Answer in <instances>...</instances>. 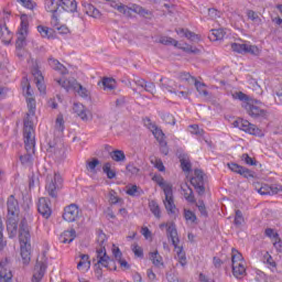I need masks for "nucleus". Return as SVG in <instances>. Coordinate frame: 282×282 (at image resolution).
Wrapping results in <instances>:
<instances>
[{"label":"nucleus","mask_w":282,"mask_h":282,"mask_svg":"<svg viewBox=\"0 0 282 282\" xmlns=\"http://www.w3.org/2000/svg\"><path fill=\"white\" fill-rule=\"evenodd\" d=\"M19 240L22 263L29 265L30 261H32V236L30 235V226L25 218L20 223Z\"/></svg>","instance_id":"obj_1"},{"label":"nucleus","mask_w":282,"mask_h":282,"mask_svg":"<svg viewBox=\"0 0 282 282\" xmlns=\"http://www.w3.org/2000/svg\"><path fill=\"white\" fill-rule=\"evenodd\" d=\"M167 239H171L172 246H174V250L176 252V259L178 263L184 268L186 265V252H184V248L180 247V236L177 235V229L175 225H172L167 229Z\"/></svg>","instance_id":"obj_2"},{"label":"nucleus","mask_w":282,"mask_h":282,"mask_svg":"<svg viewBox=\"0 0 282 282\" xmlns=\"http://www.w3.org/2000/svg\"><path fill=\"white\" fill-rule=\"evenodd\" d=\"M24 148L26 154L20 156L21 164L24 166H32V155H34L36 141L34 140V132L26 133L23 131Z\"/></svg>","instance_id":"obj_3"},{"label":"nucleus","mask_w":282,"mask_h":282,"mask_svg":"<svg viewBox=\"0 0 282 282\" xmlns=\"http://www.w3.org/2000/svg\"><path fill=\"white\" fill-rule=\"evenodd\" d=\"M26 105L29 111L23 120V131L26 133H34V118H36V100L33 97H26Z\"/></svg>","instance_id":"obj_4"},{"label":"nucleus","mask_w":282,"mask_h":282,"mask_svg":"<svg viewBox=\"0 0 282 282\" xmlns=\"http://www.w3.org/2000/svg\"><path fill=\"white\" fill-rule=\"evenodd\" d=\"M261 101L259 100H251L248 102L242 104L243 109L247 111L250 118L254 120H261L263 118H268V110L261 107Z\"/></svg>","instance_id":"obj_5"},{"label":"nucleus","mask_w":282,"mask_h":282,"mask_svg":"<svg viewBox=\"0 0 282 282\" xmlns=\"http://www.w3.org/2000/svg\"><path fill=\"white\" fill-rule=\"evenodd\" d=\"M45 189L47 194L50 197H53V199H56V197H58V188H61V184H63V177H61V174L55 173L54 176L47 175Z\"/></svg>","instance_id":"obj_6"},{"label":"nucleus","mask_w":282,"mask_h":282,"mask_svg":"<svg viewBox=\"0 0 282 282\" xmlns=\"http://www.w3.org/2000/svg\"><path fill=\"white\" fill-rule=\"evenodd\" d=\"M20 19H21V26L18 32V39L15 42L17 50H23V47H25V39H28V30L30 28V22L28 21L26 14H22Z\"/></svg>","instance_id":"obj_7"},{"label":"nucleus","mask_w":282,"mask_h":282,"mask_svg":"<svg viewBox=\"0 0 282 282\" xmlns=\"http://www.w3.org/2000/svg\"><path fill=\"white\" fill-rule=\"evenodd\" d=\"M232 126L236 127V129H240V131H245V133H249L250 135H263L261 129H259L256 124L250 123V121L245 119H238L234 121Z\"/></svg>","instance_id":"obj_8"},{"label":"nucleus","mask_w":282,"mask_h":282,"mask_svg":"<svg viewBox=\"0 0 282 282\" xmlns=\"http://www.w3.org/2000/svg\"><path fill=\"white\" fill-rule=\"evenodd\" d=\"M205 174L202 170H195L194 176L191 178V184L194 186L198 195H204L206 193V181L204 180Z\"/></svg>","instance_id":"obj_9"},{"label":"nucleus","mask_w":282,"mask_h":282,"mask_svg":"<svg viewBox=\"0 0 282 282\" xmlns=\"http://www.w3.org/2000/svg\"><path fill=\"white\" fill-rule=\"evenodd\" d=\"M46 270H47V259L45 258H42L41 260L37 259L33 270L32 282H41L43 280V276H45Z\"/></svg>","instance_id":"obj_10"},{"label":"nucleus","mask_w":282,"mask_h":282,"mask_svg":"<svg viewBox=\"0 0 282 282\" xmlns=\"http://www.w3.org/2000/svg\"><path fill=\"white\" fill-rule=\"evenodd\" d=\"M231 50L238 54H252L253 56H259V54H261V51L257 45L250 44L234 43L231 44Z\"/></svg>","instance_id":"obj_11"},{"label":"nucleus","mask_w":282,"mask_h":282,"mask_svg":"<svg viewBox=\"0 0 282 282\" xmlns=\"http://www.w3.org/2000/svg\"><path fill=\"white\" fill-rule=\"evenodd\" d=\"M78 217H80V209L78 208V205L70 204L64 208L63 219L68 221V224L76 221Z\"/></svg>","instance_id":"obj_12"},{"label":"nucleus","mask_w":282,"mask_h":282,"mask_svg":"<svg viewBox=\"0 0 282 282\" xmlns=\"http://www.w3.org/2000/svg\"><path fill=\"white\" fill-rule=\"evenodd\" d=\"M75 261L77 263V270L79 272H89V269L91 268V260H89V254L79 252L75 257Z\"/></svg>","instance_id":"obj_13"},{"label":"nucleus","mask_w":282,"mask_h":282,"mask_svg":"<svg viewBox=\"0 0 282 282\" xmlns=\"http://www.w3.org/2000/svg\"><path fill=\"white\" fill-rule=\"evenodd\" d=\"M165 199L163 200L164 207L167 210L169 215H175L177 213V207L175 206V199L173 198V188L165 189L164 192Z\"/></svg>","instance_id":"obj_14"},{"label":"nucleus","mask_w":282,"mask_h":282,"mask_svg":"<svg viewBox=\"0 0 282 282\" xmlns=\"http://www.w3.org/2000/svg\"><path fill=\"white\" fill-rule=\"evenodd\" d=\"M254 188L260 195H276L282 191L281 186H270L268 184L261 185L260 183H256Z\"/></svg>","instance_id":"obj_15"},{"label":"nucleus","mask_w":282,"mask_h":282,"mask_svg":"<svg viewBox=\"0 0 282 282\" xmlns=\"http://www.w3.org/2000/svg\"><path fill=\"white\" fill-rule=\"evenodd\" d=\"M37 210L44 219H50L52 217V207H50V199L42 197L39 199Z\"/></svg>","instance_id":"obj_16"},{"label":"nucleus","mask_w":282,"mask_h":282,"mask_svg":"<svg viewBox=\"0 0 282 282\" xmlns=\"http://www.w3.org/2000/svg\"><path fill=\"white\" fill-rule=\"evenodd\" d=\"M97 252V265H102V268H109V256H107V248L105 246H98L96 248Z\"/></svg>","instance_id":"obj_17"},{"label":"nucleus","mask_w":282,"mask_h":282,"mask_svg":"<svg viewBox=\"0 0 282 282\" xmlns=\"http://www.w3.org/2000/svg\"><path fill=\"white\" fill-rule=\"evenodd\" d=\"M132 83L137 85V87H141V89H144V91H148V94H155V84L152 82H145L142 77H134L132 79Z\"/></svg>","instance_id":"obj_18"},{"label":"nucleus","mask_w":282,"mask_h":282,"mask_svg":"<svg viewBox=\"0 0 282 282\" xmlns=\"http://www.w3.org/2000/svg\"><path fill=\"white\" fill-rule=\"evenodd\" d=\"M228 167L234 173H238L239 175H242V177H246L247 180H250V177H254V172L248 170L247 167H243L237 163H228Z\"/></svg>","instance_id":"obj_19"},{"label":"nucleus","mask_w":282,"mask_h":282,"mask_svg":"<svg viewBox=\"0 0 282 282\" xmlns=\"http://www.w3.org/2000/svg\"><path fill=\"white\" fill-rule=\"evenodd\" d=\"M7 208H8V217H10V219L19 215V200L14 198V195L9 196L7 200Z\"/></svg>","instance_id":"obj_20"},{"label":"nucleus","mask_w":282,"mask_h":282,"mask_svg":"<svg viewBox=\"0 0 282 282\" xmlns=\"http://www.w3.org/2000/svg\"><path fill=\"white\" fill-rule=\"evenodd\" d=\"M73 111L83 120L84 122H89L91 119V115L89 113V110L83 106V104H74Z\"/></svg>","instance_id":"obj_21"},{"label":"nucleus","mask_w":282,"mask_h":282,"mask_svg":"<svg viewBox=\"0 0 282 282\" xmlns=\"http://www.w3.org/2000/svg\"><path fill=\"white\" fill-rule=\"evenodd\" d=\"M112 254L122 270H130L131 265L129 262H127V260L122 259V252L120 251V248L113 247Z\"/></svg>","instance_id":"obj_22"},{"label":"nucleus","mask_w":282,"mask_h":282,"mask_svg":"<svg viewBox=\"0 0 282 282\" xmlns=\"http://www.w3.org/2000/svg\"><path fill=\"white\" fill-rule=\"evenodd\" d=\"M58 6L64 12H76V10H78L76 0H59Z\"/></svg>","instance_id":"obj_23"},{"label":"nucleus","mask_w":282,"mask_h":282,"mask_svg":"<svg viewBox=\"0 0 282 282\" xmlns=\"http://www.w3.org/2000/svg\"><path fill=\"white\" fill-rule=\"evenodd\" d=\"M56 83L59 85V87H63V89H66L67 91H74L76 87H78V82L74 78L70 79H56Z\"/></svg>","instance_id":"obj_24"},{"label":"nucleus","mask_w":282,"mask_h":282,"mask_svg":"<svg viewBox=\"0 0 282 282\" xmlns=\"http://www.w3.org/2000/svg\"><path fill=\"white\" fill-rule=\"evenodd\" d=\"M83 8L85 14H88V17H93V19H100V11L91 3L83 2Z\"/></svg>","instance_id":"obj_25"},{"label":"nucleus","mask_w":282,"mask_h":282,"mask_svg":"<svg viewBox=\"0 0 282 282\" xmlns=\"http://www.w3.org/2000/svg\"><path fill=\"white\" fill-rule=\"evenodd\" d=\"M75 239L76 229L66 230L59 236L61 243H72V241H74Z\"/></svg>","instance_id":"obj_26"},{"label":"nucleus","mask_w":282,"mask_h":282,"mask_svg":"<svg viewBox=\"0 0 282 282\" xmlns=\"http://www.w3.org/2000/svg\"><path fill=\"white\" fill-rule=\"evenodd\" d=\"M0 39L4 45H9L12 41V32H10V29L6 24L0 28Z\"/></svg>","instance_id":"obj_27"},{"label":"nucleus","mask_w":282,"mask_h":282,"mask_svg":"<svg viewBox=\"0 0 282 282\" xmlns=\"http://www.w3.org/2000/svg\"><path fill=\"white\" fill-rule=\"evenodd\" d=\"M152 180L162 188L163 193H166V191H171L173 188V185L164 181L162 175H154Z\"/></svg>","instance_id":"obj_28"},{"label":"nucleus","mask_w":282,"mask_h":282,"mask_svg":"<svg viewBox=\"0 0 282 282\" xmlns=\"http://www.w3.org/2000/svg\"><path fill=\"white\" fill-rule=\"evenodd\" d=\"M176 34H182L185 36V39H188V41H194L197 43L199 41V35L195 34L193 31H188V29H176Z\"/></svg>","instance_id":"obj_29"},{"label":"nucleus","mask_w":282,"mask_h":282,"mask_svg":"<svg viewBox=\"0 0 282 282\" xmlns=\"http://www.w3.org/2000/svg\"><path fill=\"white\" fill-rule=\"evenodd\" d=\"M48 65L52 67V69H55V72H59V74L62 75L67 74V68L65 67V65L61 64L58 59L48 58Z\"/></svg>","instance_id":"obj_30"},{"label":"nucleus","mask_w":282,"mask_h":282,"mask_svg":"<svg viewBox=\"0 0 282 282\" xmlns=\"http://www.w3.org/2000/svg\"><path fill=\"white\" fill-rule=\"evenodd\" d=\"M232 274L236 279H241L246 276V262H240L232 265Z\"/></svg>","instance_id":"obj_31"},{"label":"nucleus","mask_w":282,"mask_h":282,"mask_svg":"<svg viewBox=\"0 0 282 282\" xmlns=\"http://www.w3.org/2000/svg\"><path fill=\"white\" fill-rule=\"evenodd\" d=\"M182 191H183V195L186 199V202H188L189 204H195V194H193V188H191V186H188V184H185L183 186H181Z\"/></svg>","instance_id":"obj_32"},{"label":"nucleus","mask_w":282,"mask_h":282,"mask_svg":"<svg viewBox=\"0 0 282 282\" xmlns=\"http://www.w3.org/2000/svg\"><path fill=\"white\" fill-rule=\"evenodd\" d=\"M154 138L158 140L160 147H164L166 143V135H164V132L162 131V129L154 127L153 131H152Z\"/></svg>","instance_id":"obj_33"},{"label":"nucleus","mask_w":282,"mask_h":282,"mask_svg":"<svg viewBox=\"0 0 282 282\" xmlns=\"http://www.w3.org/2000/svg\"><path fill=\"white\" fill-rule=\"evenodd\" d=\"M226 36L224 29H213L208 35L209 41H221Z\"/></svg>","instance_id":"obj_34"},{"label":"nucleus","mask_w":282,"mask_h":282,"mask_svg":"<svg viewBox=\"0 0 282 282\" xmlns=\"http://www.w3.org/2000/svg\"><path fill=\"white\" fill-rule=\"evenodd\" d=\"M177 78L181 83H187V85H195V82L197 80V78H195L194 76L191 75V73H180L177 75Z\"/></svg>","instance_id":"obj_35"},{"label":"nucleus","mask_w":282,"mask_h":282,"mask_svg":"<svg viewBox=\"0 0 282 282\" xmlns=\"http://www.w3.org/2000/svg\"><path fill=\"white\" fill-rule=\"evenodd\" d=\"M109 155L113 162H127V155L122 150H115L110 152Z\"/></svg>","instance_id":"obj_36"},{"label":"nucleus","mask_w":282,"mask_h":282,"mask_svg":"<svg viewBox=\"0 0 282 282\" xmlns=\"http://www.w3.org/2000/svg\"><path fill=\"white\" fill-rule=\"evenodd\" d=\"M33 76H35V85L41 94H45V84H43V75L41 72L36 70L33 73Z\"/></svg>","instance_id":"obj_37"},{"label":"nucleus","mask_w":282,"mask_h":282,"mask_svg":"<svg viewBox=\"0 0 282 282\" xmlns=\"http://www.w3.org/2000/svg\"><path fill=\"white\" fill-rule=\"evenodd\" d=\"M150 260L152 261L153 265H155V268H161V265H164L162 256H160V252L158 251L150 252Z\"/></svg>","instance_id":"obj_38"},{"label":"nucleus","mask_w":282,"mask_h":282,"mask_svg":"<svg viewBox=\"0 0 282 282\" xmlns=\"http://www.w3.org/2000/svg\"><path fill=\"white\" fill-rule=\"evenodd\" d=\"M149 208H150L152 215H154V217H156V219H160L162 217V210L160 209V205L158 204V202L150 200Z\"/></svg>","instance_id":"obj_39"},{"label":"nucleus","mask_w":282,"mask_h":282,"mask_svg":"<svg viewBox=\"0 0 282 282\" xmlns=\"http://www.w3.org/2000/svg\"><path fill=\"white\" fill-rule=\"evenodd\" d=\"M231 263L232 265L246 263V261H243V256L237 249H232L231 251Z\"/></svg>","instance_id":"obj_40"},{"label":"nucleus","mask_w":282,"mask_h":282,"mask_svg":"<svg viewBox=\"0 0 282 282\" xmlns=\"http://www.w3.org/2000/svg\"><path fill=\"white\" fill-rule=\"evenodd\" d=\"M58 2L56 3V0H45V9L47 12H52V14H56L58 12Z\"/></svg>","instance_id":"obj_41"},{"label":"nucleus","mask_w":282,"mask_h":282,"mask_svg":"<svg viewBox=\"0 0 282 282\" xmlns=\"http://www.w3.org/2000/svg\"><path fill=\"white\" fill-rule=\"evenodd\" d=\"M184 219L187 224H197V215L191 209H184Z\"/></svg>","instance_id":"obj_42"},{"label":"nucleus","mask_w":282,"mask_h":282,"mask_svg":"<svg viewBox=\"0 0 282 282\" xmlns=\"http://www.w3.org/2000/svg\"><path fill=\"white\" fill-rule=\"evenodd\" d=\"M73 91H76V94H78V96H80L82 98H89L88 89L83 87V85H80L78 82H77V86H75Z\"/></svg>","instance_id":"obj_43"},{"label":"nucleus","mask_w":282,"mask_h":282,"mask_svg":"<svg viewBox=\"0 0 282 282\" xmlns=\"http://www.w3.org/2000/svg\"><path fill=\"white\" fill-rule=\"evenodd\" d=\"M126 193L127 195H130V197H140L142 195V189H140L138 185H132L127 188Z\"/></svg>","instance_id":"obj_44"},{"label":"nucleus","mask_w":282,"mask_h":282,"mask_svg":"<svg viewBox=\"0 0 282 282\" xmlns=\"http://www.w3.org/2000/svg\"><path fill=\"white\" fill-rule=\"evenodd\" d=\"M104 173H106L108 180H113L116 177V171L111 170V163L106 162L102 166Z\"/></svg>","instance_id":"obj_45"},{"label":"nucleus","mask_w":282,"mask_h":282,"mask_svg":"<svg viewBox=\"0 0 282 282\" xmlns=\"http://www.w3.org/2000/svg\"><path fill=\"white\" fill-rule=\"evenodd\" d=\"M104 89H109L110 91L116 89V79L105 77L102 79Z\"/></svg>","instance_id":"obj_46"},{"label":"nucleus","mask_w":282,"mask_h":282,"mask_svg":"<svg viewBox=\"0 0 282 282\" xmlns=\"http://www.w3.org/2000/svg\"><path fill=\"white\" fill-rule=\"evenodd\" d=\"M55 129L59 133H63L65 131V120L63 119V115H58L55 121Z\"/></svg>","instance_id":"obj_47"},{"label":"nucleus","mask_w":282,"mask_h":282,"mask_svg":"<svg viewBox=\"0 0 282 282\" xmlns=\"http://www.w3.org/2000/svg\"><path fill=\"white\" fill-rule=\"evenodd\" d=\"M37 32L41 34L43 39H50L52 36V29L44 25H39Z\"/></svg>","instance_id":"obj_48"},{"label":"nucleus","mask_w":282,"mask_h":282,"mask_svg":"<svg viewBox=\"0 0 282 282\" xmlns=\"http://www.w3.org/2000/svg\"><path fill=\"white\" fill-rule=\"evenodd\" d=\"M159 43H161V45H174V47H177L178 42L173 37L162 36L160 37Z\"/></svg>","instance_id":"obj_49"},{"label":"nucleus","mask_w":282,"mask_h":282,"mask_svg":"<svg viewBox=\"0 0 282 282\" xmlns=\"http://www.w3.org/2000/svg\"><path fill=\"white\" fill-rule=\"evenodd\" d=\"M195 87H196V91H198V94H200V96H208V90H206V84L200 83L199 80H195L194 83Z\"/></svg>","instance_id":"obj_50"},{"label":"nucleus","mask_w":282,"mask_h":282,"mask_svg":"<svg viewBox=\"0 0 282 282\" xmlns=\"http://www.w3.org/2000/svg\"><path fill=\"white\" fill-rule=\"evenodd\" d=\"M130 10H131V12H135V14H141V17H147V14H149V10H147L138 4H132Z\"/></svg>","instance_id":"obj_51"},{"label":"nucleus","mask_w":282,"mask_h":282,"mask_svg":"<svg viewBox=\"0 0 282 282\" xmlns=\"http://www.w3.org/2000/svg\"><path fill=\"white\" fill-rule=\"evenodd\" d=\"M232 98L235 100H241L242 102H251L250 97L248 95L243 94L242 91H238L232 94Z\"/></svg>","instance_id":"obj_52"},{"label":"nucleus","mask_w":282,"mask_h":282,"mask_svg":"<svg viewBox=\"0 0 282 282\" xmlns=\"http://www.w3.org/2000/svg\"><path fill=\"white\" fill-rule=\"evenodd\" d=\"M100 165V160L93 159L91 161L87 162V171H90V173H96V166Z\"/></svg>","instance_id":"obj_53"},{"label":"nucleus","mask_w":282,"mask_h":282,"mask_svg":"<svg viewBox=\"0 0 282 282\" xmlns=\"http://www.w3.org/2000/svg\"><path fill=\"white\" fill-rule=\"evenodd\" d=\"M122 202V198L118 197V193L116 191L110 189L109 192V203L110 204H120Z\"/></svg>","instance_id":"obj_54"},{"label":"nucleus","mask_w":282,"mask_h":282,"mask_svg":"<svg viewBox=\"0 0 282 282\" xmlns=\"http://www.w3.org/2000/svg\"><path fill=\"white\" fill-rule=\"evenodd\" d=\"M241 161L249 166H257V160L252 159L248 153L241 155Z\"/></svg>","instance_id":"obj_55"},{"label":"nucleus","mask_w":282,"mask_h":282,"mask_svg":"<svg viewBox=\"0 0 282 282\" xmlns=\"http://www.w3.org/2000/svg\"><path fill=\"white\" fill-rule=\"evenodd\" d=\"M181 169L182 171H184V173H191V161H188L187 159H181Z\"/></svg>","instance_id":"obj_56"},{"label":"nucleus","mask_w":282,"mask_h":282,"mask_svg":"<svg viewBox=\"0 0 282 282\" xmlns=\"http://www.w3.org/2000/svg\"><path fill=\"white\" fill-rule=\"evenodd\" d=\"M189 131L191 133H193L194 135H204L205 131L204 129H200L198 124H192L189 126Z\"/></svg>","instance_id":"obj_57"},{"label":"nucleus","mask_w":282,"mask_h":282,"mask_svg":"<svg viewBox=\"0 0 282 282\" xmlns=\"http://www.w3.org/2000/svg\"><path fill=\"white\" fill-rule=\"evenodd\" d=\"M202 217H208V210H206V205L204 204V200H198L196 204Z\"/></svg>","instance_id":"obj_58"},{"label":"nucleus","mask_w":282,"mask_h":282,"mask_svg":"<svg viewBox=\"0 0 282 282\" xmlns=\"http://www.w3.org/2000/svg\"><path fill=\"white\" fill-rule=\"evenodd\" d=\"M117 10L121 12V14H124V17H131V8L124 4L117 6Z\"/></svg>","instance_id":"obj_59"},{"label":"nucleus","mask_w":282,"mask_h":282,"mask_svg":"<svg viewBox=\"0 0 282 282\" xmlns=\"http://www.w3.org/2000/svg\"><path fill=\"white\" fill-rule=\"evenodd\" d=\"M247 17L248 19H250L251 21H254L256 23H261V18H259V14H257V12H254L253 10H248L247 11Z\"/></svg>","instance_id":"obj_60"},{"label":"nucleus","mask_w":282,"mask_h":282,"mask_svg":"<svg viewBox=\"0 0 282 282\" xmlns=\"http://www.w3.org/2000/svg\"><path fill=\"white\" fill-rule=\"evenodd\" d=\"M162 120H164V122H166V124L175 126V117H173V115H171V113H163Z\"/></svg>","instance_id":"obj_61"},{"label":"nucleus","mask_w":282,"mask_h":282,"mask_svg":"<svg viewBox=\"0 0 282 282\" xmlns=\"http://www.w3.org/2000/svg\"><path fill=\"white\" fill-rule=\"evenodd\" d=\"M234 224L236 226H241V224H243V214L239 209L236 210Z\"/></svg>","instance_id":"obj_62"},{"label":"nucleus","mask_w":282,"mask_h":282,"mask_svg":"<svg viewBox=\"0 0 282 282\" xmlns=\"http://www.w3.org/2000/svg\"><path fill=\"white\" fill-rule=\"evenodd\" d=\"M132 252H134L135 257H139V258L144 257V251L142 250V247L138 246V243H134L132 246Z\"/></svg>","instance_id":"obj_63"},{"label":"nucleus","mask_w":282,"mask_h":282,"mask_svg":"<svg viewBox=\"0 0 282 282\" xmlns=\"http://www.w3.org/2000/svg\"><path fill=\"white\" fill-rule=\"evenodd\" d=\"M97 243H98V246H106V243H107V235H105V232L100 231L98 234Z\"/></svg>","instance_id":"obj_64"}]
</instances>
